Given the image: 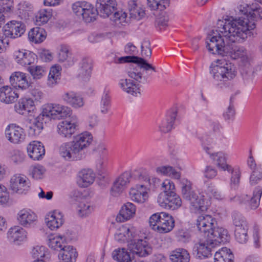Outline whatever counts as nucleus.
Wrapping results in <instances>:
<instances>
[{"mask_svg":"<svg viewBox=\"0 0 262 262\" xmlns=\"http://www.w3.org/2000/svg\"><path fill=\"white\" fill-rule=\"evenodd\" d=\"M250 11L245 17L230 16L217 23L219 31L231 42L243 43L252 35L255 21L262 19V9L257 4H251Z\"/></svg>","mask_w":262,"mask_h":262,"instance_id":"nucleus-1","label":"nucleus"},{"mask_svg":"<svg viewBox=\"0 0 262 262\" xmlns=\"http://www.w3.org/2000/svg\"><path fill=\"white\" fill-rule=\"evenodd\" d=\"M217 31L219 32L218 35L216 33L212 31V34H210L206 39V48L210 53L217 54L222 56H230L233 59H241L247 54V51L243 47L231 48L230 44L235 42L229 41L219 30Z\"/></svg>","mask_w":262,"mask_h":262,"instance_id":"nucleus-2","label":"nucleus"},{"mask_svg":"<svg viewBox=\"0 0 262 262\" xmlns=\"http://www.w3.org/2000/svg\"><path fill=\"white\" fill-rule=\"evenodd\" d=\"M93 139L91 133L85 132L75 136L73 140L62 144L59 147V154L67 160H80L85 157V149Z\"/></svg>","mask_w":262,"mask_h":262,"instance_id":"nucleus-3","label":"nucleus"},{"mask_svg":"<svg viewBox=\"0 0 262 262\" xmlns=\"http://www.w3.org/2000/svg\"><path fill=\"white\" fill-rule=\"evenodd\" d=\"M216 224L215 219L209 215H200L196 221L198 230L204 233L211 246L224 244L229 240L227 230L222 227L216 228Z\"/></svg>","mask_w":262,"mask_h":262,"instance_id":"nucleus-4","label":"nucleus"},{"mask_svg":"<svg viewBox=\"0 0 262 262\" xmlns=\"http://www.w3.org/2000/svg\"><path fill=\"white\" fill-rule=\"evenodd\" d=\"M183 198L190 204V209L195 212L205 211L207 209L208 202L203 194H198L192 188L191 183L183 179L181 183Z\"/></svg>","mask_w":262,"mask_h":262,"instance_id":"nucleus-5","label":"nucleus"},{"mask_svg":"<svg viewBox=\"0 0 262 262\" xmlns=\"http://www.w3.org/2000/svg\"><path fill=\"white\" fill-rule=\"evenodd\" d=\"M210 68V73L216 85L220 88L228 86L229 81L236 76L235 67L231 63L226 62L223 66L215 65Z\"/></svg>","mask_w":262,"mask_h":262,"instance_id":"nucleus-6","label":"nucleus"},{"mask_svg":"<svg viewBox=\"0 0 262 262\" xmlns=\"http://www.w3.org/2000/svg\"><path fill=\"white\" fill-rule=\"evenodd\" d=\"M149 223L154 230H157L161 233L170 232L174 226L173 217L163 212L152 214L149 218Z\"/></svg>","mask_w":262,"mask_h":262,"instance_id":"nucleus-7","label":"nucleus"},{"mask_svg":"<svg viewBox=\"0 0 262 262\" xmlns=\"http://www.w3.org/2000/svg\"><path fill=\"white\" fill-rule=\"evenodd\" d=\"M73 12L79 18L86 23H91L96 20L99 14L97 8L85 1H78L72 5Z\"/></svg>","mask_w":262,"mask_h":262,"instance_id":"nucleus-8","label":"nucleus"},{"mask_svg":"<svg viewBox=\"0 0 262 262\" xmlns=\"http://www.w3.org/2000/svg\"><path fill=\"white\" fill-rule=\"evenodd\" d=\"M43 115L48 118L60 120L70 116L71 110L59 104H47L43 108Z\"/></svg>","mask_w":262,"mask_h":262,"instance_id":"nucleus-9","label":"nucleus"},{"mask_svg":"<svg viewBox=\"0 0 262 262\" xmlns=\"http://www.w3.org/2000/svg\"><path fill=\"white\" fill-rule=\"evenodd\" d=\"M135 63H137L138 65L135 68H130L128 71L127 74L129 77L139 83H145L146 82V78L142 76V74L140 72L141 68L145 70H152L156 72L155 68L142 58L137 56Z\"/></svg>","mask_w":262,"mask_h":262,"instance_id":"nucleus-10","label":"nucleus"},{"mask_svg":"<svg viewBox=\"0 0 262 262\" xmlns=\"http://www.w3.org/2000/svg\"><path fill=\"white\" fill-rule=\"evenodd\" d=\"M130 252L138 257H146L152 253V248L145 240L138 239L131 241L128 245Z\"/></svg>","mask_w":262,"mask_h":262,"instance_id":"nucleus-11","label":"nucleus"},{"mask_svg":"<svg viewBox=\"0 0 262 262\" xmlns=\"http://www.w3.org/2000/svg\"><path fill=\"white\" fill-rule=\"evenodd\" d=\"M26 31V26L21 21L11 20L3 27V35L6 38H16L20 37Z\"/></svg>","mask_w":262,"mask_h":262,"instance_id":"nucleus-12","label":"nucleus"},{"mask_svg":"<svg viewBox=\"0 0 262 262\" xmlns=\"http://www.w3.org/2000/svg\"><path fill=\"white\" fill-rule=\"evenodd\" d=\"M171 194L160 193L158 198L159 205L167 209L176 210L182 205L180 197L176 193L171 192Z\"/></svg>","mask_w":262,"mask_h":262,"instance_id":"nucleus-13","label":"nucleus"},{"mask_svg":"<svg viewBox=\"0 0 262 262\" xmlns=\"http://www.w3.org/2000/svg\"><path fill=\"white\" fill-rule=\"evenodd\" d=\"M10 189L15 193H26L30 187V182L24 176L14 175L10 180Z\"/></svg>","mask_w":262,"mask_h":262,"instance_id":"nucleus-14","label":"nucleus"},{"mask_svg":"<svg viewBox=\"0 0 262 262\" xmlns=\"http://www.w3.org/2000/svg\"><path fill=\"white\" fill-rule=\"evenodd\" d=\"M77 127V118L73 116L71 120H65L60 122L57 126V133L63 138H70L75 133Z\"/></svg>","mask_w":262,"mask_h":262,"instance_id":"nucleus-15","label":"nucleus"},{"mask_svg":"<svg viewBox=\"0 0 262 262\" xmlns=\"http://www.w3.org/2000/svg\"><path fill=\"white\" fill-rule=\"evenodd\" d=\"M117 6L116 0H97L96 4L99 15L103 17H109L117 10Z\"/></svg>","mask_w":262,"mask_h":262,"instance_id":"nucleus-16","label":"nucleus"},{"mask_svg":"<svg viewBox=\"0 0 262 262\" xmlns=\"http://www.w3.org/2000/svg\"><path fill=\"white\" fill-rule=\"evenodd\" d=\"M5 134L8 139L15 144L24 141L26 136L24 129L15 124L9 125L5 130Z\"/></svg>","mask_w":262,"mask_h":262,"instance_id":"nucleus-17","label":"nucleus"},{"mask_svg":"<svg viewBox=\"0 0 262 262\" xmlns=\"http://www.w3.org/2000/svg\"><path fill=\"white\" fill-rule=\"evenodd\" d=\"M205 239L194 245L193 248V254L198 258H204L211 255V249L215 246H211L207 242V237L204 235Z\"/></svg>","mask_w":262,"mask_h":262,"instance_id":"nucleus-18","label":"nucleus"},{"mask_svg":"<svg viewBox=\"0 0 262 262\" xmlns=\"http://www.w3.org/2000/svg\"><path fill=\"white\" fill-rule=\"evenodd\" d=\"M133 176L130 172L126 171L121 174L114 182L111 188V194L117 196L121 193L129 183V179Z\"/></svg>","mask_w":262,"mask_h":262,"instance_id":"nucleus-19","label":"nucleus"},{"mask_svg":"<svg viewBox=\"0 0 262 262\" xmlns=\"http://www.w3.org/2000/svg\"><path fill=\"white\" fill-rule=\"evenodd\" d=\"M134 80L127 78L120 79L118 84L123 92L133 96H137L138 95L140 94V83Z\"/></svg>","mask_w":262,"mask_h":262,"instance_id":"nucleus-20","label":"nucleus"},{"mask_svg":"<svg viewBox=\"0 0 262 262\" xmlns=\"http://www.w3.org/2000/svg\"><path fill=\"white\" fill-rule=\"evenodd\" d=\"M45 115L43 113L36 118L28 119L27 121L26 126L28 128V133L30 136H36L39 135L43 128V122Z\"/></svg>","mask_w":262,"mask_h":262,"instance_id":"nucleus-21","label":"nucleus"},{"mask_svg":"<svg viewBox=\"0 0 262 262\" xmlns=\"http://www.w3.org/2000/svg\"><path fill=\"white\" fill-rule=\"evenodd\" d=\"M10 82L15 88L22 90L29 88L31 84L28 81L26 74L20 72H15L12 73L10 77Z\"/></svg>","mask_w":262,"mask_h":262,"instance_id":"nucleus-22","label":"nucleus"},{"mask_svg":"<svg viewBox=\"0 0 262 262\" xmlns=\"http://www.w3.org/2000/svg\"><path fill=\"white\" fill-rule=\"evenodd\" d=\"M129 194L132 201L138 203H144L148 198L146 187L143 184L131 188Z\"/></svg>","mask_w":262,"mask_h":262,"instance_id":"nucleus-23","label":"nucleus"},{"mask_svg":"<svg viewBox=\"0 0 262 262\" xmlns=\"http://www.w3.org/2000/svg\"><path fill=\"white\" fill-rule=\"evenodd\" d=\"M81 194L79 191H74L72 197L74 200L79 202L78 206V214L81 217L87 216L90 215L94 210L93 206L89 202L85 201H80Z\"/></svg>","mask_w":262,"mask_h":262,"instance_id":"nucleus-24","label":"nucleus"},{"mask_svg":"<svg viewBox=\"0 0 262 262\" xmlns=\"http://www.w3.org/2000/svg\"><path fill=\"white\" fill-rule=\"evenodd\" d=\"M29 157L34 160H39L45 155V149L43 144L37 141H33L27 146Z\"/></svg>","mask_w":262,"mask_h":262,"instance_id":"nucleus-25","label":"nucleus"},{"mask_svg":"<svg viewBox=\"0 0 262 262\" xmlns=\"http://www.w3.org/2000/svg\"><path fill=\"white\" fill-rule=\"evenodd\" d=\"M14 56L16 61L24 66L34 63L36 56L33 52L26 50L16 51Z\"/></svg>","mask_w":262,"mask_h":262,"instance_id":"nucleus-26","label":"nucleus"},{"mask_svg":"<svg viewBox=\"0 0 262 262\" xmlns=\"http://www.w3.org/2000/svg\"><path fill=\"white\" fill-rule=\"evenodd\" d=\"M9 240L16 245H19L21 242L27 238V232L19 226H15L9 229L8 232Z\"/></svg>","mask_w":262,"mask_h":262,"instance_id":"nucleus-27","label":"nucleus"},{"mask_svg":"<svg viewBox=\"0 0 262 262\" xmlns=\"http://www.w3.org/2000/svg\"><path fill=\"white\" fill-rule=\"evenodd\" d=\"M35 108L33 100L30 98L20 99L15 105L16 112L23 115H27L34 111Z\"/></svg>","mask_w":262,"mask_h":262,"instance_id":"nucleus-28","label":"nucleus"},{"mask_svg":"<svg viewBox=\"0 0 262 262\" xmlns=\"http://www.w3.org/2000/svg\"><path fill=\"white\" fill-rule=\"evenodd\" d=\"M61 98L63 101L74 108H79L84 104L83 98L73 91L64 93Z\"/></svg>","mask_w":262,"mask_h":262,"instance_id":"nucleus-29","label":"nucleus"},{"mask_svg":"<svg viewBox=\"0 0 262 262\" xmlns=\"http://www.w3.org/2000/svg\"><path fill=\"white\" fill-rule=\"evenodd\" d=\"M45 222L51 230L57 229L63 223V215L59 212L54 211L46 216Z\"/></svg>","mask_w":262,"mask_h":262,"instance_id":"nucleus-30","label":"nucleus"},{"mask_svg":"<svg viewBox=\"0 0 262 262\" xmlns=\"http://www.w3.org/2000/svg\"><path fill=\"white\" fill-rule=\"evenodd\" d=\"M95 178V174L92 169H84L79 173L78 184L81 187H87L94 182Z\"/></svg>","mask_w":262,"mask_h":262,"instance_id":"nucleus-31","label":"nucleus"},{"mask_svg":"<svg viewBox=\"0 0 262 262\" xmlns=\"http://www.w3.org/2000/svg\"><path fill=\"white\" fill-rule=\"evenodd\" d=\"M93 68L92 60L89 58H84L80 63L78 76L83 81L90 79Z\"/></svg>","mask_w":262,"mask_h":262,"instance_id":"nucleus-32","label":"nucleus"},{"mask_svg":"<svg viewBox=\"0 0 262 262\" xmlns=\"http://www.w3.org/2000/svg\"><path fill=\"white\" fill-rule=\"evenodd\" d=\"M18 94L8 86L0 88V101L7 104L13 103L18 98Z\"/></svg>","mask_w":262,"mask_h":262,"instance_id":"nucleus-33","label":"nucleus"},{"mask_svg":"<svg viewBox=\"0 0 262 262\" xmlns=\"http://www.w3.org/2000/svg\"><path fill=\"white\" fill-rule=\"evenodd\" d=\"M226 170L231 174L230 178V187L232 190H237L239 186L241 171L237 167H233L232 166L226 167Z\"/></svg>","mask_w":262,"mask_h":262,"instance_id":"nucleus-34","label":"nucleus"},{"mask_svg":"<svg viewBox=\"0 0 262 262\" xmlns=\"http://www.w3.org/2000/svg\"><path fill=\"white\" fill-rule=\"evenodd\" d=\"M36 220V216L30 210H21L17 214V220L19 224L24 227L30 226Z\"/></svg>","mask_w":262,"mask_h":262,"instance_id":"nucleus-35","label":"nucleus"},{"mask_svg":"<svg viewBox=\"0 0 262 262\" xmlns=\"http://www.w3.org/2000/svg\"><path fill=\"white\" fill-rule=\"evenodd\" d=\"M77 255L76 250L73 246L66 245L59 251L58 257L63 262H75Z\"/></svg>","mask_w":262,"mask_h":262,"instance_id":"nucleus-36","label":"nucleus"},{"mask_svg":"<svg viewBox=\"0 0 262 262\" xmlns=\"http://www.w3.org/2000/svg\"><path fill=\"white\" fill-rule=\"evenodd\" d=\"M136 208L135 205L130 202L124 204L120 210V217L117 216L120 222L127 221L133 217L135 214Z\"/></svg>","mask_w":262,"mask_h":262,"instance_id":"nucleus-37","label":"nucleus"},{"mask_svg":"<svg viewBox=\"0 0 262 262\" xmlns=\"http://www.w3.org/2000/svg\"><path fill=\"white\" fill-rule=\"evenodd\" d=\"M47 37L45 30L41 27H35L31 29L28 32L29 40L35 43L42 42Z\"/></svg>","mask_w":262,"mask_h":262,"instance_id":"nucleus-38","label":"nucleus"},{"mask_svg":"<svg viewBox=\"0 0 262 262\" xmlns=\"http://www.w3.org/2000/svg\"><path fill=\"white\" fill-rule=\"evenodd\" d=\"M169 256L172 262H189L190 257L188 251L183 248L173 250Z\"/></svg>","mask_w":262,"mask_h":262,"instance_id":"nucleus-39","label":"nucleus"},{"mask_svg":"<svg viewBox=\"0 0 262 262\" xmlns=\"http://www.w3.org/2000/svg\"><path fill=\"white\" fill-rule=\"evenodd\" d=\"M64 236L50 235L48 237V245L51 249L60 251L66 245Z\"/></svg>","mask_w":262,"mask_h":262,"instance_id":"nucleus-40","label":"nucleus"},{"mask_svg":"<svg viewBox=\"0 0 262 262\" xmlns=\"http://www.w3.org/2000/svg\"><path fill=\"white\" fill-rule=\"evenodd\" d=\"M112 257L118 262H133L134 258L127 250L124 248H118L112 252Z\"/></svg>","mask_w":262,"mask_h":262,"instance_id":"nucleus-41","label":"nucleus"},{"mask_svg":"<svg viewBox=\"0 0 262 262\" xmlns=\"http://www.w3.org/2000/svg\"><path fill=\"white\" fill-rule=\"evenodd\" d=\"M233 254L229 249L226 247L216 251L214 254V262H233Z\"/></svg>","mask_w":262,"mask_h":262,"instance_id":"nucleus-42","label":"nucleus"},{"mask_svg":"<svg viewBox=\"0 0 262 262\" xmlns=\"http://www.w3.org/2000/svg\"><path fill=\"white\" fill-rule=\"evenodd\" d=\"M177 116V112L172 111L159 125V130L161 132L166 133L170 131L173 125Z\"/></svg>","mask_w":262,"mask_h":262,"instance_id":"nucleus-43","label":"nucleus"},{"mask_svg":"<svg viewBox=\"0 0 262 262\" xmlns=\"http://www.w3.org/2000/svg\"><path fill=\"white\" fill-rule=\"evenodd\" d=\"M130 233L129 228L127 226L120 227L115 234V239L119 242H125V241H133L132 237H129Z\"/></svg>","mask_w":262,"mask_h":262,"instance_id":"nucleus-44","label":"nucleus"},{"mask_svg":"<svg viewBox=\"0 0 262 262\" xmlns=\"http://www.w3.org/2000/svg\"><path fill=\"white\" fill-rule=\"evenodd\" d=\"M60 68L59 66L52 67L50 71L47 84L50 87L54 86L60 80Z\"/></svg>","mask_w":262,"mask_h":262,"instance_id":"nucleus-45","label":"nucleus"},{"mask_svg":"<svg viewBox=\"0 0 262 262\" xmlns=\"http://www.w3.org/2000/svg\"><path fill=\"white\" fill-rule=\"evenodd\" d=\"M133 175L135 179L144 180L145 182L148 183L150 186L152 185L154 188H156L161 185V181L159 179L154 177L150 179L147 176H143L140 170H134L133 171Z\"/></svg>","mask_w":262,"mask_h":262,"instance_id":"nucleus-46","label":"nucleus"},{"mask_svg":"<svg viewBox=\"0 0 262 262\" xmlns=\"http://www.w3.org/2000/svg\"><path fill=\"white\" fill-rule=\"evenodd\" d=\"M210 158L212 159L215 164L223 170H226V167L231 166V165L226 163V159L224 153L222 152H217L210 155Z\"/></svg>","mask_w":262,"mask_h":262,"instance_id":"nucleus-47","label":"nucleus"},{"mask_svg":"<svg viewBox=\"0 0 262 262\" xmlns=\"http://www.w3.org/2000/svg\"><path fill=\"white\" fill-rule=\"evenodd\" d=\"M128 11L130 17L137 20L140 19L145 14L144 10L138 7L134 1L128 3Z\"/></svg>","mask_w":262,"mask_h":262,"instance_id":"nucleus-48","label":"nucleus"},{"mask_svg":"<svg viewBox=\"0 0 262 262\" xmlns=\"http://www.w3.org/2000/svg\"><path fill=\"white\" fill-rule=\"evenodd\" d=\"M45 171V168L40 165H32L28 170L29 175L36 180L42 179Z\"/></svg>","mask_w":262,"mask_h":262,"instance_id":"nucleus-49","label":"nucleus"},{"mask_svg":"<svg viewBox=\"0 0 262 262\" xmlns=\"http://www.w3.org/2000/svg\"><path fill=\"white\" fill-rule=\"evenodd\" d=\"M32 6L26 2L18 4L17 13L21 19H26L31 12Z\"/></svg>","mask_w":262,"mask_h":262,"instance_id":"nucleus-50","label":"nucleus"},{"mask_svg":"<svg viewBox=\"0 0 262 262\" xmlns=\"http://www.w3.org/2000/svg\"><path fill=\"white\" fill-rule=\"evenodd\" d=\"M261 195L262 188L259 186L256 187L253 191V196L250 197L248 202L249 205L251 209H255L259 206Z\"/></svg>","mask_w":262,"mask_h":262,"instance_id":"nucleus-51","label":"nucleus"},{"mask_svg":"<svg viewBox=\"0 0 262 262\" xmlns=\"http://www.w3.org/2000/svg\"><path fill=\"white\" fill-rule=\"evenodd\" d=\"M156 172L164 175L168 176L178 179L180 178V174L172 167L170 166H162L156 168Z\"/></svg>","mask_w":262,"mask_h":262,"instance_id":"nucleus-52","label":"nucleus"},{"mask_svg":"<svg viewBox=\"0 0 262 262\" xmlns=\"http://www.w3.org/2000/svg\"><path fill=\"white\" fill-rule=\"evenodd\" d=\"M148 6L152 10L162 11L168 6V0H147Z\"/></svg>","mask_w":262,"mask_h":262,"instance_id":"nucleus-53","label":"nucleus"},{"mask_svg":"<svg viewBox=\"0 0 262 262\" xmlns=\"http://www.w3.org/2000/svg\"><path fill=\"white\" fill-rule=\"evenodd\" d=\"M233 223L235 229L248 227L245 217L239 212H234L232 214Z\"/></svg>","mask_w":262,"mask_h":262,"instance_id":"nucleus-54","label":"nucleus"},{"mask_svg":"<svg viewBox=\"0 0 262 262\" xmlns=\"http://www.w3.org/2000/svg\"><path fill=\"white\" fill-rule=\"evenodd\" d=\"M72 54L69 46L61 45L58 54V58L59 62L68 61L71 58Z\"/></svg>","mask_w":262,"mask_h":262,"instance_id":"nucleus-55","label":"nucleus"},{"mask_svg":"<svg viewBox=\"0 0 262 262\" xmlns=\"http://www.w3.org/2000/svg\"><path fill=\"white\" fill-rule=\"evenodd\" d=\"M248 227L235 229L234 234L236 241L241 244H245L248 241Z\"/></svg>","mask_w":262,"mask_h":262,"instance_id":"nucleus-56","label":"nucleus"},{"mask_svg":"<svg viewBox=\"0 0 262 262\" xmlns=\"http://www.w3.org/2000/svg\"><path fill=\"white\" fill-rule=\"evenodd\" d=\"M28 71L34 79H39L44 75L45 68L40 66H31L28 67Z\"/></svg>","mask_w":262,"mask_h":262,"instance_id":"nucleus-57","label":"nucleus"},{"mask_svg":"<svg viewBox=\"0 0 262 262\" xmlns=\"http://www.w3.org/2000/svg\"><path fill=\"white\" fill-rule=\"evenodd\" d=\"M111 106V99L108 93H104L102 96L100 103V111L103 114L108 113Z\"/></svg>","mask_w":262,"mask_h":262,"instance_id":"nucleus-58","label":"nucleus"},{"mask_svg":"<svg viewBox=\"0 0 262 262\" xmlns=\"http://www.w3.org/2000/svg\"><path fill=\"white\" fill-rule=\"evenodd\" d=\"M262 180V169L261 168L254 169L252 170L250 177V183L254 185L258 183Z\"/></svg>","mask_w":262,"mask_h":262,"instance_id":"nucleus-59","label":"nucleus"},{"mask_svg":"<svg viewBox=\"0 0 262 262\" xmlns=\"http://www.w3.org/2000/svg\"><path fill=\"white\" fill-rule=\"evenodd\" d=\"M161 188L163 192L161 193L171 194L170 193L175 192V186L173 182L166 179L161 183Z\"/></svg>","mask_w":262,"mask_h":262,"instance_id":"nucleus-60","label":"nucleus"},{"mask_svg":"<svg viewBox=\"0 0 262 262\" xmlns=\"http://www.w3.org/2000/svg\"><path fill=\"white\" fill-rule=\"evenodd\" d=\"M169 20L168 14L165 12H162L157 16L156 20V24L161 29L162 28H164L168 26Z\"/></svg>","mask_w":262,"mask_h":262,"instance_id":"nucleus-61","label":"nucleus"},{"mask_svg":"<svg viewBox=\"0 0 262 262\" xmlns=\"http://www.w3.org/2000/svg\"><path fill=\"white\" fill-rule=\"evenodd\" d=\"M47 253L46 248L42 246H37L34 247L31 252L32 256L37 259H40V258L45 257Z\"/></svg>","mask_w":262,"mask_h":262,"instance_id":"nucleus-62","label":"nucleus"},{"mask_svg":"<svg viewBox=\"0 0 262 262\" xmlns=\"http://www.w3.org/2000/svg\"><path fill=\"white\" fill-rule=\"evenodd\" d=\"M106 160L107 158H106L105 160L102 159V158H99L96 161V171L100 176H102L103 174H105L106 172Z\"/></svg>","mask_w":262,"mask_h":262,"instance_id":"nucleus-63","label":"nucleus"},{"mask_svg":"<svg viewBox=\"0 0 262 262\" xmlns=\"http://www.w3.org/2000/svg\"><path fill=\"white\" fill-rule=\"evenodd\" d=\"M51 16L50 11L47 10H42L40 11L37 14L36 18L37 22L41 24L46 23Z\"/></svg>","mask_w":262,"mask_h":262,"instance_id":"nucleus-64","label":"nucleus"}]
</instances>
